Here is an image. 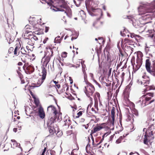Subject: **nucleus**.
<instances>
[{
	"mask_svg": "<svg viewBox=\"0 0 155 155\" xmlns=\"http://www.w3.org/2000/svg\"><path fill=\"white\" fill-rule=\"evenodd\" d=\"M45 80V79L42 78L39 79L36 83H32L31 85V87L33 88L34 87H39L43 83Z\"/></svg>",
	"mask_w": 155,
	"mask_h": 155,
	"instance_id": "nucleus-13",
	"label": "nucleus"
},
{
	"mask_svg": "<svg viewBox=\"0 0 155 155\" xmlns=\"http://www.w3.org/2000/svg\"><path fill=\"white\" fill-rule=\"evenodd\" d=\"M151 62L149 59H147L146 61L145 67L146 68H150L151 66Z\"/></svg>",
	"mask_w": 155,
	"mask_h": 155,
	"instance_id": "nucleus-25",
	"label": "nucleus"
},
{
	"mask_svg": "<svg viewBox=\"0 0 155 155\" xmlns=\"http://www.w3.org/2000/svg\"><path fill=\"white\" fill-rule=\"evenodd\" d=\"M55 121V118H51L48 120L47 123L49 132L52 134L56 133V129L54 127V123Z\"/></svg>",
	"mask_w": 155,
	"mask_h": 155,
	"instance_id": "nucleus-6",
	"label": "nucleus"
},
{
	"mask_svg": "<svg viewBox=\"0 0 155 155\" xmlns=\"http://www.w3.org/2000/svg\"><path fill=\"white\" fill-rule=\"evenodd\" d=\"M137 68H132L133 70V74L134 73H135L136 72L137 70Z\"/></svg>",
	"mask_w": 155,
	"mask_h": 155,
	"instance_id": "nucleus-53",
	"label": "nucleus"
},
{
	"mask_svg": "<svg viewBox=\"0 0 155 155\" xmlns=\"http://www.w3.org/2000/svg\"><path fill=\"white\" fill-rule=\"evenodd\" d=\"M13 130L15 132H16L17 131V129L16 128H14Z\"/></svg>",
	"mask_w": 155,
	"mask_h": 155,
	"instance_id": "nucleus-61",
	"label": "nucleus"
},
{
	"mask_svg": "<svg viewBox=\"0 0 155 155\" xmlns=\"http://www.w3.org/2000/svg\"><path fill=\"white\" fill-rule=\"evenodd\" d=\"M35 33L38 35H39L41 34L38 31H35Z\"/></svg>",
	"mask_w": 155,
	"mask_h": 155,
	"instance_id": "nucleus-60",
	"label": "nucleus"
},
{
	"mask_svg": "<svg viewBox=\"0 0 155 155\" xmlns=\"http://www.w3.org/2000/svg\"><path fill=\"white\" fill-rule=\"evenodd\" d=\"M91 110L93 112H94L95 113H96L97 111L93 107L91 108Z\"/></svg>",
	"mask_w": 155,
	"mask_h": 155,
	"instance_id": "nucleus-49",
	"label": "nucleus"
},
{
	"mask_svg": "<svg viewBox=\"0 0 155 155\" xmlns=\"http://www.w3.org/2000/svg\"><path fill=\"white\" fill-rule=\"evenodd\" d=\"M82 114V112L80 111L77 114L78 116H77L76 117H79V116L81 115Z\"/></svg>",
	"mask_w": 155,
	"mask_h": 155,
	"instance_id": "nucleus-47",
	"label": "nucleus"
},
{
	"mask_svg": "<svg viewBox=\"0 0 155 155\" xmlns=\"http://www.w3.org/2000/svg\"><path fill=\"white\" fill-rule=\"evenodd\" d=\"M115 112L114 109H112L111 110V118H110L109 121L108 123H110V127H113L114 125V115Z\"/></svg>",
	"mask_w": 155,
	"mask_h": 155,
	"instance_id": "nucleus-12",
	"label": "nucleus"
},
{
	"mask_svg": "<svg viewBox=\"0 0 155 155\" xmlns=\"http://www.w3.org/2000/svg\"><path fill=\"white\" fill-rule=\"evenodd\" d=\"M137 63L138 64H139L138 65V66L137 68H140V67L142 62V57H143V54L141 51H138L137 52Z\"/></svg>",
	"mask_w": 155,
	"mask_h": 155,
	"instance_id": "nucleus-10",
	"label": "nucleus"
},
{
	"mask_svg": "<svg viewBox=\"0 0 155 155\" xmlns=\"http://www.w3.org/2000/svg\"><path fill=\"white\" fill-rule=\"evenodd\" d=\"M95 89L94 86L90 83H89L87 84V86L85 87L84 92L89 98L91 103L93 99L90 96L92 95Z\"/></svg>",
	"mask_w": 155,
	"mask_h": 155,
	"instance_id": "nucleus-5",
	"label": "nucleus"
},
{
	"mask_svg": "<svg viewBox=\"0 0 155 155\" xmlns=\"http://www.w3.org/2000/svg\"><path fill=\"white\" fill-rule=\"evenodd\" d=\"M93 81L94 83L97 85L98 86L100 87H101L100 85L95 80H93Z\"/></svg>",
	"mask_w": 155,
	"mask_h": 155,
	"instance_id": "nucleus-45",
	"label": "nucleus"
},
{
	"mask_svg": "<svg viewBox=\"0 0 155 155\" xmlns=\"http://www.w3.org/2000/svg\"><path fill=\"white\" fill-rule=\"evenodd\" d=\"M27 37L28 38H25L26 39V41L28 44L31 46L34 45L35 41L38 40V37L34 35H30Z\"/></svg>",
	"mask_w": 155,
	"mask_h": 155,
	"instance_id": "nucleus-9",
	"label": "nucleus"
},
{
	"mask_svg": "<svg viewBox=\"0 0 155 155\" xmlns=\"http://www.w3.org/2000/svg\"><path fill=\"white\" fill-rule=\"evenodd\" d=\"M147 131L146 132V134L144 135V139L143 140V143H144L145 144H147V134H147Z\"/></svg>",
	"mask_w": 155,
	"mask_h": 155,
	"instance_id": "nucleus-31",
	"label": "nucleus"
},
{
	"mask_svg": "<svg viewBox=\"0 0 155 155\" xmlns=\"http://www.w3.org/2000/svg\"><path fill=\"white\" fill-rule=\"evenodd\" d=\"M61 39H58V37H56L54 39V42L57 43H60L61 42Z\"/></svg>",
	"mask_w": 155,
	"mask_h": 155,
	"instance_id": "nucleus-37",
	"label": "nucleus"
},
{
	"mask_svg": "<svg viewBox=\"0 0 155 155\" xmlns=\"http://www.w3.org/2000/svg\"><path fill=\"white\" fill-rule=\"evenodd\" d=\"M49 29V28L48 27H45V32L46 33H47L48 32V30Z\"/></svg>",
	"mask_w": 155,
	"mask_h": 155,
	"instance_id": "nucleus-52",
	"label": "nucleus"
},
{
	"mask_svg": "<svg viewBox=\"0 0 155 155\" xmlns=\"http://www.w3.org/2000/svg\"><path fill=\"white\" fill-rule=\"evenodd\" d=\"M82 71L84 75V78L85 81H86V79L87 78V75L86 74V73L85 71V68H83Z\"/></svg>",
	"mask_w": 155,
	"mask_h": 155,
	"instance_id": "nucleus-35",
	"label": "nucleus"
},
{
	"mask_svg": "<svg viewBox=\"0 0 155 155\" xmlns=\"http://www.w3.org/2000/svg\"><path fill=\"white\" fill-rule=\"evenodd\" d=\"M39 71L38 74L39 76H41L42 78L45 79L47 74V70L46 68H41Z\"/></svg>",
	"mask_w": 155,
	"mask_h": 155,
	"instance_id": "nucleus-14",
	"label": "nucleus"
},
{
	"mask_svg": "<svg viewBox=\"0 0 155 155\" xmlns=\"http://www.w3.org/2000/svg\"><path fill=\"white\" fill-rule=\"evenodd\" d=\"M127 135V134L126 135H123V136H121L116 141V143H119L121 142V141Z\"/></svg>",
	"mask_w": 155,
	"mask_h": 155,
	"instance_id": "nucleus-27",
	"label": "nucleus"
},
{
	"mask_svg": "<svg viewBox=\"0 0 155 155\" xmlns=\"http://www.w3.org/2000/svg\"><path fill=\"white\" fill-rule=\"evenodd\" d=\"M18 51V47L17 46H16V47L15 48L14 51V54L15 55H18V53H19V52Z\"/></svg>",
	"mask_w": 155,
	"mask_h": 155,
	"instance_id": "nucleus-33",
	"label": "nucleus"
},
{
	"mask_svg": "<svg viewBox=\"0 0 155 155\" xmlns=\"http://www.w3.org/2000/svg\"><path fill=\"white\" fill-rule=\"evenodd\" d=\"M153 96V94L151 93H149L147 94L146 95H143L140 98L139 101L141 103L142 106H145L146 105L150 104L154 101V100H152L149 102H147Z\"/></svg>",
	"mask_w": 155,
	"mask_h": 155,
	"instance_id": "nucleus-4",
	"label": "nucleus"
},
{
	"mask_svg": "<svg viewBox=\"0 0 155 155\" xmlns=\"http://www.w3.org/2000/svg\"><path fill=\"white\" fill-rule=\"evenodd\" d=\"M91 148L90 146V145L89 144H88L87 145L86 147V151L87 152L89 153H90V151L89 150H91Z\"/></svg>",
	"mask_w": 155,
	"mask_h": 155,
	"instance_id": "nucleus-30",
	"label": "nucleus"
},
{
	"mask_svg": "<svg viewBox=\"0 0 155 155\" xmlns=\"http://www.w3.org/2000/svg\"><path fill=\"white\" fill-rule=\"evenodd\" d=\"M130 37L132 38H133L134 37H135L136 36H137V35H135L134 34H130Z\"/></svg>",
	"mask_w": 155,
	"mask_h": 155,
	"instance_id": "nucleus-48",
	"label": "nucleus"
},
{
	"mask_svg": "<svg viewBox=\"0 0 155 155\" xmlns=\"http://www.w3.org/2000/svg\"><path fill=\"white\" fill-rule=\"evenodd\" d=\"M96 10L100 13L101 15H102L103 12L101 9H97Z\"/></svg>",
	"mask_w": 155,
	"mask_h": 155,
	"instance_id": "nucleus-46",
	"label": "nucleus"
},
{
	"mask_svg": "<svg viewBox=\"0 0 155 155\" xmlns=\"http://www.w3.org/2000/svg\"><path fill=\"white\" fill-rule=\"evenodd\" d=\"M147 71L151 74L155 76V68H146Z\"/></svg>",
	"mask_w": 155,
	"mask_h": 155,
	"instance_id": "nucleus-23",
	"label": "nucleus"
},
{
	"mask_svg": "<svg viewBox=\"0 0 155 155\" xmlns=\"http://www.w3.org/2000/svg\"><path fill=\"white\" fill-rule=\"evenodd\" d=\"M46 150V148H44L43 152H42L41 155H44L45 152Z\"/></svg>",
	"mask_w": 155,
	"mask_h": 155,
	"instance_id": "nucleus-54",
	"label": "nucleus"
},
{
	"mask_svg": "<svg viewBox=\"0 0 155 155\" xmlns=\"http://www.w3.org/2000/svg\"><path fill=\"white\" fill-rule=\"evenodd\" d=\"M133 113L135 114L136 116H138V115L137 111L135 109L133 110Z\"/></svg>",
	"mask_w": 155,
	"mask_h": 155,
	"instance_id": "nucleus-43",
	"label": "nucleus"
},
{
	"mask_svg": "<svg viewBox=\"0 0 155 155\" xmlns=\"http://www.w3.org/2000/svg\"><path fill=\"white\" fill-rule=\"evenodd\" d=\"M124 72H123L122 74L121 75V81L122 82L124 79Z\"/></svg>",
	"mask_w": 155,
	"mask_h": 155,
	"instance_id": "nucleus-44",
	"label": "nucleus"
},
{
	"mask_svg": "<svg viewBox=\"0 0 155 155\" xmlns=\"http://www.w3.org/2000/svg\"><path fill=\"white\" fill-rule=\"evenodd\" d=\"M20 52L21 54H24V55H26V51L25 50L24 48H21L20 50Z\"/></svg>",
	"mask_w": 155,
	"mask_h": 155,
	"instance_id": "nucleus-40",
	"label": "nucleus"
},
{
	"mask_svg": "<svg viewBox=\"0 0 155 155\" xmlns=\"http://www.w3.org/2000/svg\"><path fill=\"white\" fill-rule=\"evenodd\" d=\"M27 74H30L32 73L34 70V68H33L32 70H30V68H21Z\"/></svg>",
	"mask_w": 155,
	"mask_h": 155,
	"instance_id": "nucleus-21",
	"label": "nucleus"
},
{
	"mask_svg": "<svg viewBox=\"0 0 155 155\" xmlns=\"http://www.w3.org/2000/svg\"><path fill=\"white\" fill-rule=\"evenodd\" d=\"M53 53V50L51 48H47V51L46 52L45 58H43L42 61H44L43 64V68H47V65L51 57L52 56Z\"/></svg>",
	"mask_w": 155,
	"mask_h": 155,
	"instance_id": "nucleus-3",
	"label": "nucleus"
},
{
	"mask_svg": "<svg viewBox=\"0 0 155 155\" xmlns=\"http://www.w3.org/2000/svg\"><path fill=\"white\" fill-rule=\"evenodd\" d=\"M51 9L54 11L64 12V9H66V5L65 4L63 3L61 5H59L57 7L54 6H52L51 7Z\"/></svg>",
	"mask_w": 155,
	"mask_h": 155,
	"instance_id": "nucleus-8",
	"label": "nucleus"
},
{
	"mask_svg": "<svg viewBox=\"0 0 155 155\" xmlns=\"http://www.w3.org/2000/svg\"><path fill=\"white\" fill-rule=\"evenodd\" d=\"M111 72V68H110L109 69V71H108V75L109 76H110Z\"/></svg>",
	"mask_w": 155,
	"mask_h": 155,
	"instance_id": "nucleus-56",
	"label": "nucleus"
},
{
	"mask_svg": "<svg viewBox=\"0 0 155 155\" xmlns=\"http://www.w3.org/2000/svg\"><path fill=\"white\" fill-rule=\"evenodd\" d=\"M88 2H89L88 1H86L85 2V5L87 8L89 5Z\"/></svg>",
	"mask_w": 155,
	"mask_h": 155,
	"instance_id": "nucleus-59",
	"label": "nucleus"
},
{
	"mask_svg": "<svg viewBox=\"0 0 155 155\" xmlns=\"http://www.w3.org/2000/svg\"><path fill=\"white\" fill-rule=\"evenodd\" d=\"M84 61H81V63L80 62L78 63V64H77V66L76 67V68L78 67H80L81 66L82 68H85L86 66L84 63Z\"/></svg>",
	"mask_w": 155,
	"mask_h": 155,
	"instance_id": "nucleus-22",
	"label": "nucleus"
},
{
	"mask_svg": "<svg viewBox=\"0 0 155 155\" xmlns=\"http://www.w3.org/2000/svg\"><path fill=\"white\" fill-rule=\"evenodd\" d=\"M94 107H95V109L97 111L98 110V101L97 99V98H94Z\"/></svg>",
	"mask_w": 155,
	"mask_h": 155,
	"instance_id": "nucleus-26",
	"label": "nucleus"
},
{
	"mask_svg": "<svg viewBox=\"0 0 155 155\" xmlns=\"http://www.w3.org/2000/svg\"><path fill=\"white\" fill-rule=\"evenodd\" d=\"M116 56L114 55L108 54L107 57V64L108 67H114L116 65L115 60Z\"/></svg>",
	"mask_w": 155,
	"mask_h": 155,
	"instance_id": "nucleus-7",
	"label": "nucleus"
},
{
	"mask_svg": "<svg viewBox=\"0 0 155 155\" xmlns=\"http://www.w3.org/2000/svg\"><path fill=\"white\" fill-rule=\"evenodd\" d=\"M102 8L104 10H105V11L106 10V6L104 5H103Z\"/></svg>",
	"mask_w": 155,
	"mask_h": 155,
	"instance_id": "nucleus-64",
	"label": "nucleus"
},
{
	"mask_svg": "<svg viewBox=\"0 0 155 155\" xmlns=\"http://www.w3.org/2000/svg\"><path fill=\"white\" fill-rule=\"evenodd\" d=\"M138 9L139 15H143L140 20L148 21L155 18V1L150 3L141 2Z\"/></svg>",
	"mask_w": 155,
	"mask_h": 155,
	"instance_id": "nucleus-1",
	"label": "nucleus"
},
{
	"mask_svg": "<svg viewBox=\"0 0 155 155\" xmlns=\"http://www.w3.org/2000/svg\"><path fill=\"white\" fill-rule=\"evenodd\" d=\"M96 96L98 97L99 101L100 102V104H101V100L100 98V95L99 93H96Z\"/></svg>",
	"mask_w": 155,
	"mask_h": 155,
	"instance_id": "nucleus-42",
	"label": "nucleus"
},
{
	"mask_svg": "<svg viewBox=\"0 0 155 155\" xmlns=\"http://www.w3.org/2000/svg\"><path fill=\"white\" fill-rule=\"evenodd\" d=\"M74 4H75L77 6V7H79L80 5V3H79L78 4H77L76 3V1L74 0Z\"/></svg>",
	"mask_w": 155,
	"mask_h": 155,
	"instance_id": "nucleus-57",
	"label": "nucleus"
},
{
	"mask_svg": "<svg viewBox=\"0 0 155 155\" xmlns=\"http://www.w3.org/2000/svg\"><path fill=\"white\" fill-rule=\"evenodd\" d=\"M147 131V134H147V136L152 137L151 136L153 135L152 131H151L150 132H149V131Z\"/></svg>",
	"mask_w": 155,
	"mask_h": 155,
	"instance_id": "nucleus-41",
	"label": "nucleus"
},
{
	"mask_svg": "<svg viewBox=\"0 0 155 155\" xmlns=\"http://www.w3.org/2000/svg\"><path fill=\"white\" fill-rule=\"evenodd\" d=\"M48 38H46L45 39L43 40V42L44 44H45L46 42L48 40Z\"/></svg>",
	"mask_w": 155,
	"mask_h": 155,
	"instance_id": "nucleus-50",
	"label": "nucleus"
},
{
	"mask_svg": "<svg viewBox=\"0 0 155 155\" xmlns=\"http://www.w3.org/2000/svg\"><path fill=\"white\" fill-rule=\"evenodd\" d=\"M126 32V30L125 29H124V31H121L120 32V35H121V36L124 37L126 36L127 35L126 34H125V32Z\"/></svg>",
	"mask_w": 155,
	"mask_h": 155,
	"instance_id": "nucleus-39",
	"label": "nucleus"
},
{
	"mask_svg": "<svg viewBox=\"0 0 155 155\" xmlns=\"http://www.w3.org/2000/svg\"><path fill=\"white\" fill-rule=\"evenodd\" d=\"M142 78H143L142 81H139V84L141 85H144L145 83H149L150 79L146 75H144L142 76Z\"/></svg>",
	"mask_w": 155,
	"mask_h": 155,
	"instance_id": "nucleus-15",
	"label": "nucleus"
},
{
	"mask_svg": "<svg viewBox=\"0 0 155 155\" xmlns=\"http://www.w3.org/2000/svg\"><path fill=\"white\" fill-rule=\"evenodd\" d=\"M144 87H145L146 88L144 89V91L145 92L150 90H155V87L154 86H147V85L145 84L144 85Z\"/></svg>",
	"mask_w": 155,
	"mask_h": 155,
	"instance_id": "nucleus-19",
	"label": "nucleus"
},
{
	"mask_svg": "<svg viewBox=\"0 0 155 155\" xmlns=\"http://www.w3.org/2000/svg\"><path fill=\"white\" fill-rule=\"evenodd\" d=\"M67 53L66 52H64L61 54V56L62 58H65L67 56Z\"/></svg>",
	"mask_w": 155,
	"mask_h": 155,
	"instance_id": "nucleus-38",
	"label": "nucleus"
},
{
	"mask_svg": "<svg viewBox=\"0 0 155 155\" xmlns=\"http://www.w3.org/2000/svg\"><path fill=\"white\" fill-rule=\"evenodd\" d=\"M21 68H18V70H19L20 71H21V70L20 69ZM17 72L18 73V74L19 75V77L21 80V84H24L25 83V81L24 80L22 79V75L21 74V73L19 71V70L17 71Z\"/></svg>",
	"mask_w": 155,
	"mask_h": 155,
	"instance_id": "nucleus-24",
	"label": "nucleus"
},
{
	"mask_svg": "<svg viewBox=\"0 0 155 155\" xmlns=\"http://www.w3.org/2000/svg\"><path fill=\"white\" fill-rule=\"evenodd\" d=\"M88 124H87L86 125H83L82 126L83 127H84L86 129H87L88 128Z\"/></svg>",
	"mask_w": 155,
	"mask_h": 155,
	"instance_id": "nucleus-51",
	"label": "nucleus"
},
{
	"mask_svg": "<svg viewBox=\"0 0 155 155\" xmlns=\"http://www.w3.org/2000/svg\"><path fill=\"white\" fill-rule=\"evenodd\" d=\"M91 105L90 104H89L87 107V111H88L91 108Z\"/></svg>",
	"mask_w": 155,
	"mask_h": 155,
	"instance_id": "nucleus-55",
	"label": "nucleus"
},
{
	"mask_svg": "<svg viewBox=\"0 0 155 155\" xmlns=\"http://www.w3.org/2000/svg\"><path fill=\"white\" fill-rule=\"evenodd\" d=\"M35 104L37 105L39 103V102L38 100H35Z\"/></svg>",
	"mask_w": 155,
	"mask_h": 155,
	"instance_id": "nucleus-58",
	"label": "nucleus"
},
{
	"mask_svg": "<svg viewBox=\"0 0 155 155\" xmlns=\"http://www.w3.org/2000/svg\"><path fill=\"white\" fill-rule=\"evenodd\" d=\"M114 72V75L116 77H117V76L120 73L119 70L118 69V68H117V69L115 71V70H114L113 71V73Z\"/></svg>",
	"mask_w": 155,
	"mask_h": 155,
	"instance_id": "nucleus-32",
	"label": "nucleus"
},
{
	"mask_svg": "<svg viewBox=\"0 0 155 155\" xmlns=\"http://www.w3.org/2000/svg\"><path fill=\"white\" fill-rule=\"evenodd\" d=\"M22 65V63L21 62H19L18 63V65L19 66H21Z\"/></svg>",
	"mask_w": 155,
	"mask_h": 155,
	"instance_id": "nucleus-63",
	"label": "nucleus"
},
{
	"mask_svg": "<svg viewBox=\"0 0 155 155\" xmlns=\"http://www.w3.org/2000/svg\"><path fill=\"white\" fill-rule=\"evenodd\" d=\"M41 2L43 4H45L46 3L48 5H50V3L48 0H40Z\"/></svg>",
	"mask_w": 155,
	"mask_h": 155,
	"instance_id": "nucleus-34",
	"label": "nucleus"
},
{
	"mask_svg": "<svg viewBox=\"0 0 155 155\" xmlns=\"http://www.w3.org/2000/svg\"><path fill=\"white\" fill-rule=\"evenodd\" d=\"M22 55L21 56V60H22V61L25 63L26 61V59L25 58H26L27 57V54H26V55H24V54H21Z\"/></svg>",
	"mask_w": 155,
	"mask_h": 155,
	"instance_id": "nucleus-29",
	"label": "nucleus"
},
{
	"mask_svg": "<svg viewBox=\"0 0 155 155\" xmlns=\"http://www.w3.org/2000/svg\"><path fill=\"white\" fill-rule=\"evenodd\" d=\"M25 111L26 115H28L27 113H30L31 111H30L31 109L28 106H25Z\"/></svg>",
	"mask_w": 155,
	"mask_h": 155,
	"instance_id": "nucleus-28",
	"label": "nucleus"
},
{
	"mask_svg": "<svg viewBox=\"0 0 155 155\" xmlns=\"http://www.w3.org/2000/svg\"><path fill=\"white\" fill-rule=\"evenodd\" d=\"M64 123V125L65 126H67L68 127H69V126L71 124V121L68 116H65Z\"/></svg>",
	"mask_w": 155,
	"mask_h": 155,
	"instance_id": "nucleus-18",
	"label": "nucleus"
},
{
	"mask_svg": "<svg viewBox=\"0 0 155 155\" xmlns=\"http://www.w3.org/2000/svg\"><path fill=\"white\" fill-rule=\"evenodd\" d=\"M133 120V119L132 116L129 115L127 116V121H130L131 122L132 120Z\"/></svg>",
	"mask_w": 155,
	"mask_h": 155,
	"instance_id": "nucleus-36",
	"label": "nucleus"
},
{
	"mask_svg": "<svg viewBox=\"0 0 155 155\" xmlns=\"http://www.w3.org/2000/svg\"><path fill=\"white\" fill-rule=\"evenodd\" d=\"M47 113L51 115L50 118H55V120L57 119L58 121H60L61 120V113L58 112L53 106L50 105L48 107Z\"/></svg>",
	"mask_w": 155,
	"mask_h": 155,
	"instance_id": "nucleus-2",
	"label": "nucleus"
},
{
	"mask_svg": "<svg viewBox=\"0 0 155 155\" xmlns=\"http://www.w3.org/2000/svg\"><path fill=\"white\" fill-rule=\"evenodd\" d=\"M56 85L58 89L60 87V85L59 84H56Z\"/></svg>",
	"mask_w": 155,
	"mask_h": 155,
	"instance_id": "nucleus-62",
	"label": "nucleus"
},
{
	"mask_svg": "<svg viewBox=\"0 0 155 155\" xmlns=\"http://www.w3.org/2000/svg\"><path fill=\"white\" fill-rule=\"evenodd\" d=\"M104 124H103L101 125L97 126L96 127H94L93 129L91 130V134L99 131L103 128V125Z\"/></svg>",
	"mask_w": 155,
	"mask_h": 155,
	"instance_id": "nucleus-16",
	"label": "nucleus"
},
{
	"mask_svg": "<svg viewBox=\"0 0 155 155\" xmlns=\"http://www.w3.org/2000/svg\"><path fill=\"white\" fill-rule=\"evenodd\" d=\"M38 113L40 117L42 119L44 118L45 114L43 108L39 107L38 109Z\"/></svg>",
	"mask_w": 155,
	"mask_h": 155,
	"instance_id": "nucleus-17",
	"label": "nucleus"
},
{
	"mask_svg": "<svg viewBox=\"0 0 155 155\" xmlns=\"http://www.w3.org/2000/svg\"><path fill=\"white\" fill-rule=\"evenodd\" d=\"M11 141H12V143L11 144V147L14 148L20 145L19 143H17L15 140H12Z\"/></svg>",
	"mask_w": 155,
	"mask_h": 155,
	"instance_id": "nucleus-20",
	"label": "nucleus"
},
{
	"mask_svg": "<svg viewBox=\"0 0 155 155\" xmlns=\"http://www.w3.org/2000/svg\"><path fill=\"white\" fill-rule=\"evenodd\" d=\"M25 32L22 35V36L23 37V36L24 38H28L27 37H28L30 35H33L31 34L32 32L29 25H26L25 27Z\"/></svg>",
	"mask_w": 155,
	"mask_h": 155,
	"instance_id": "nucleus-11",
	"label": "nucleus"
}]
</instances>
